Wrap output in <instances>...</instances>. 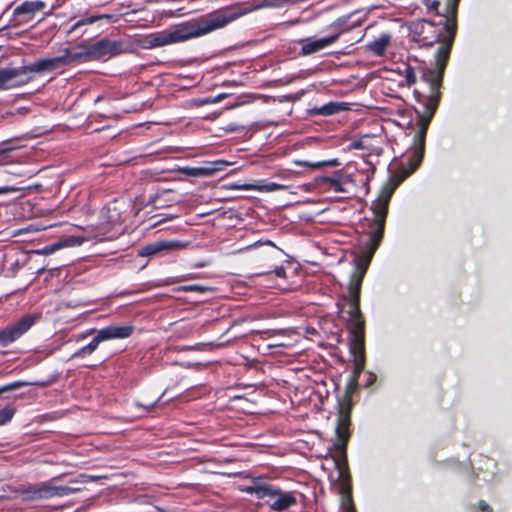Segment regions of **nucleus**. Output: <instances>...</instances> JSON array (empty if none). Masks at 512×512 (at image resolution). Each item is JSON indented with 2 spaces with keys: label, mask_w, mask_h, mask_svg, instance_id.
Returning <instances> with one entry per match:
<instances>
[{
  "label": "nucleus",
  "mask_w": 512,
  "mask_h": 512,
  "mask_svg": "<svg viewBox=\"0 0 512 512\" xmlns=\"http://www.w3.org/2000/svg\"><path fill=\"white\" fill-rule=\"evenodd\" d=\"M391 195L392 190L384 189L372 204L374 218L367 219V230L360 239L356 271L351 275L348 294L345 297L350 306L348 311L349 346L354 364L349 383L351 387L357 385L358 378L365 367V320L360 311L361 285L367 267L382 241Z\"/></svg>",
  "instance_id": "f257e3e1"
},
{
  "label": "nucleus",
  "mask_w": 512,
  "mask_h": 512,
  "mask_svg": "<svg viewBox=\"0 0 512 512\" xmlns=\"http://www.w3.org/2000/svg\"><path fill=\"white\" fill-rule=\"evenodd\" d=\"M409 30L412 39L423 47L438 44L435 55V68H423L421 80L429 86V93L424 96L425 115L419 116L414 135V156L417 158L415 168L422 160L425 150V138L430 121L438 107L441 93L439 91L444 71L450 58L451 49L457 32V25L439 19L434 22L427 19L413 21Z\"/></svg>",
  "instance_id": "f03ea898"
},
{
  "label": "nucleus",
  "mask_w": 512,
  "mask_h": 512,
  "mask_svg": "<svg viewBox=\"0 0 512 512\" xmlns=\"http://www.w3.org/2000/svg\"><path fill=\"white\" fill-rule=\"evenodd\" d=\"M271 6H274V0H248L237 2L216 10L205 17L183 22L170 30L150 34L146 37L145 42L148 48L184 42L223 28L251 12Z\"/></svg>",
  "instance_id": "7ed1b4c3"
},
{
  "label": "nucleus",
  "mask_w": 512,
  "mask_h": 512,
  "mask_svg": "<svg viewBox=\"0 0 512 512\" xmlns=\"http://www.w3.org/2000/svg\"><path fill=\"white\" fill-rule=\"evenodd\" d=\"M352 400L346 396L339 403L336 425L337 441L334 443V453H329L338 471V478L332 483V489L340 496L341 512H357L352 497L351 476L347 463V443L350 438Z\"/></svg>",
  "instance_id": "20e7f679"
},
{
  "label": "nucleus",
  "mask_w": 512,
  "mask_h": 512,
  "mask_svg": "<svg viewBox=\"0 0 512 512\" xmlns=\"http://www.w3.org/2000/svg\"><path fill=\"white\" fill-rule=\"evenodd\" d=\"M67 67L63 54L52 58L38 59L29 65H24L19 68H5L0 69V74L5 79L3 81L5 89L26 83L31 77L29 74H43L47 72H54L57 70H64Z\"/></svg>",
  "instance_id": "39448f33"
},
{
  "label": "nucleus",
  "mask_w": 512,
  "mask_h": 512,
  "mask_svg": "<svg viewBox=\"0 0 512 512\" xmlns=\"http://www.w3.org/2000/svg\"><path fill=\"white\" fill-rule=\"evenodd\" d=\"M244 491L263 500V503L275 512H284L298 502L296 491L282 490L271 484H254L247 486Z\"/></svg>",
  "instance_id": "423d86ee"
},
{
  "label": "nucleus",
  "mask_w": 512,
  "mask_h": 512,
  "mask_svg": "<svg viewBox=\"0 0 512 512\" xmlns=\"http://www.w3.org/2000/svg\"><path fill=\"white\" fill-rule=\"evenodd\" d=\"M133 331H134V327L132 325H122V326L111 325V326L104 327V328L96 331V335L94 336V338L86 346H83L82 348L75 351L72 354L71 358H85V357L91 355L98 348L100 343H102L104 341H108V340H113V339L128 338L132 335ZM93 332H95V330L91 329V330L87 331L86 333L79 335L78 341L86 338Z\"/></svg>",
  "instance_id": "0eeeda50"
},
{
  "label": "nucleus",
  "mask_w": 512,
  "mask_h": 512,
  "mask_svg": "<svg viewBox=\"0 0 512 512\" xmlns=\"http://www.w3.org/2000/svg\"><path fill=\"white\" fill-rule=\"evenodd\" d=\"M42 317L39 312L25 314L16 322L0 330V346L6 347L18 340L32 326H34Z\"/></svg>",
  "instance_id": "6e6552de"
},
{
  "label": "nucleus",
  "mask_w": 512,
  "mask_h": 512,
  "mask_svg": "<svg viewBox=\"0 0 512 512\" xmlns=\"http://www.w3.org/2000/svg\"><path fill=\"white\" fill-rule=\"evenodd\" d=\"M459 2L460 0H421L428 14L436 15L452 25H457Z\"/></svg>",
  "instance_id": "1a4fd4ad"
},
{
  "label": "nucleus",
  "mask_w": 512,
  "mask_h": 512,
  "mask_svg": "<svg viewBox=\"0 0 512 512\" xmlns=\"http://www.w3.org/2000/svg\"><path fill=\"white\" fill-rule=\"evenodd\" d=\"M46 7L45 2L41 0L25 1L17 6L10 19V26L20 27L28 25L35 17L36 13Z\"/></svg>",
  "instance_id": "9d476101"
},
{
  "label": "nucleus",
  "mask_w": 512,
  "mask_h": 512,
  "mask_svg": "<svg viewBox=\"0 0 512 512\" xmlns=\"http://www.w3.org/2000/svg\"><path fill=\"white\" fill-rule=\"evenodd\" d=\"M90 59L98 60L104 57H113L124 51L123 42L102 38L95 43H89Z\"/></svg>",
  "instance_id": "9b49d317"
},
{
  "label": "nucleus",
  "mask_w": 512,
  "mask_h": 512,
  "mask_svg": "<svg viewBox=\"0 0 512 512\" xmlns=\"http://www.w3.org/2000/svg\"><path fill=\"white\" fill-rule=\"evenodd\" d=\"M61 52L65 58L67 66L74 63L91 61L89 43L87 42H81L72 48L66 47L62 49Z\"/></svg>",
  "instance_id": "f8f14e48"
},
{
  "label": "nucleus",
  "mask_w": 512,
  "mask_h": 512,
  "mask_svg": "<svg viewBox=\"0 0 512 512\" xmlns=\"http://www.w3.org/2000/svg\"><path fill=\"white\" fill-rule=\"evenodd\" d=\"M16 493L23 501L47 499L46 482L21 486L16 490Z\"/></svg>",
  "instance_id": "ddd939ff"
},
{
  "label": "nucleus",
  "mask_w": 512,
  "mask_h": 512,
  "mask_svg": "<svg viewBox=\"0 0 512 512\" xmlns=\"http://www.w3.org/2000/svg\"><path fill=\"white\" fill-rule=\"evenodd\" d=\"M341 33L342 32L340 31V32H336L330 36L320 38V39L304 40L302 47H301L302 54L310 55L312 53H315V52L327 47L328 45L336 42L338 40L339 36L341 35Z\"/></svg>",
  "instance_id": "4468645a"
},
{
  "label": "nucleus",
  "mask_w": 512,
  "mask_h": 512,
  "mask_svg": "<svg viewBox=\"0 0 512 512\" xmlns=\"http://www.w3.org/2000/svg\"><path fill=\"white\" fill-rule=\"evenodd\" d=\"M83 242H84V238L77 237V236H68L54 244L47 245L41 249H37L34 251V253L38 254V255H50L61 248L79 246Z\"/></svg>",
  "instance_id": "2eb2a0df"
},
{
  "label": "nucleus",
  "mask_w": 512,
  "mask_h": 512,
  "mask_svg": "<svg viewBox=\"0 0 512 512\" xmlns=\"http://www.w3.org/2000/svg\"><path fill=\"white\" fill-rule=\"evenodd\" d=\"M182 247L178 241H157L143 246L138 254L140 256H152L164 250H174Z\"/></svg>",
  "instance_id": "dca6fc26"
},
{
  "label": "nucleus",
  "mask_w": 512,
  "mask_h": 512,
  "mask_svg": "<svg viewBox=\"0 0 512 512\" xmlns=\"http://www.w3.org/2000/svg\"><path fill=\"white\" fill-rule=\"evenodd\" d=\"M391 42V36L387 33L381 34L378 38L369 42L366 45L367 51L371 52L376 56L384 55L386 48Z\"/></svg>",
  "instance_id": "f3484780"
},
{
  "label": "nucleus",
  "mask_w": 512,
  "mask_h": 512,
  "mask_svg": "<svg viewBox=\"0 0 512 512\" xmlns=\"http://www.w3.org/2000/svg\"><path fill=\"white\" fill-rule=\"evenodd\" d=\"M47 499L52 497H63L81 491L79 487L54 486L51 482H46Z\"/></svg>",
  "instance_id": "a211bd4d"
},
{
  "label": "nucleus",
  "mask_w": 512,
  "mask_h": 512,
  "mask_svg": "<svg viewBox=\"0 0 512 512\" xmlns=\"http://www.w3.org/2000/svg\"><path fill=\"white\" fill-rule=\"evenodd\" d=\"M27 385H30V383L23 382V381H15V382L9 383L7 385L0 387V394L3 392L16 390V389H19V388L27 386ZM31 385H37V386L44 387L47 385V383L46 382H34V383H31Z\"/></svg>",
  "instance_id": "6ab92c4d"
},
{
  "label": "nucleus",
  "mask_w": 512,
  "mask_h": 512,
  "mask_svg": "<svg viewBox=\"0 0 512 512\" xmlns=\"http://www.w3.org/2000/svg\"><path fill=\"white\" fill-rule=\"evenodd\" d=\"M229 165L228 162L224 160H216L212 162H208L204 165V168L208 170L207 175L212 176L216 172L224 170Z\"/></svg>",
  "instance_id": "aec40b11"
},
{
  "label": "nucleus",
  "mask_w": 512,
  "mask_h": 512,
  "mask_svg": "<svg viewBox=\"0 0 512 512\" xmlns=\"http://www.w3.org/2000/svg\"><path fill=\"white\" fill-rule=\"evenodd\" d=\"M342 109L338 103L330 102L317 108V113L323 116L333 115Z\"/></svg>",
  "instance_id": "412c9836"
},
{
  "label": "nucleus",
  "mask_w": 512,
  "mask_h": 512,
  "mask_svg": "<svg viewBox=\"0 0 512 512\" xmlns=\"http://www.w3.org/2000/svg\"><path fill=\"white\" fill-rule=\"evenodd\" d=\"M104 16H89L76 21L69 29V33H73L78 28L84 25H90L95 23L97 20L102 19Z\"/></svg>",
  "instance_id": "4be33fe9"
},
{
  "label": "nucleus",
  "mask_w": 512,
  "mask_h": 512,
  "mask_svg": "<svg viewBox=\"0 0 512 512\" xmlns=\"http://www.w3.org/2000/svg\"><path fill=\"white\" fill-rule=\"evenodd\" d=\"M283 189H285L284 185H281V184H278L275 182H269V183H264V184H256L255 190L260 191V192H273V191H278V190H283Z\"/></svg>",
  "instance_id": "5701e85b"
},
{
  "label": "nucleus",
  "mask_w": 512,
  "mask_h": 512,
  "mask_svg": "<svg viewBox=\"0 0 512 512\" xmlns=\"http://www.w3.org/2000/svg\"><path fill=\"white\" fill-rule=\"evenodd\" d=\"M15 414V408L13 407H5L0 410V426L8 423Z\"/></svg>",
  "instance_id": "b1692460"
},
{
  "label": "nucleus",
  "mask_w": 512,
  "mask_h": 512,
  "mask_svg": "<svg viewBox=\"0 0 512 512\" xmlns=\"http://www.w3.org/2000/svg\"><path fill=\"white\" fill-rule=\"evenodd\" d=\"M404 79L408 86H412L416 83L414 68L407 64L404 65Z\"/></svg>",
  "instance_id": "393cba45"
},
{
  "label": "nucleus",
  "mask_w": 512,
  "mask_h": 512,
  "mask_svg": "<svg viewBox=\"0 0 512 512\" xmlns=\"http://www.w3.org/2000/svg\"><path fill=\"white\" fill-rule=\"evenodd\" d=\"M14 149L10 146L9 143H4L3 148L0 149V164H5L9 161H11V152Z\"/></svg>",
  "instance_id": "a878e982"
},
{
  "label": "nucleus",
  "mask_w": 512,
  "mask_h": 512,
  "mask_svg": "<svg viewBox=\"0 0 512 512\" xmlns=\"http://www.w3.org/2000/svg\"><path fill=\"white\" fill-rule=\"evenodd\" d=\"M184 172L189 176L199 177V176H208V170L203 166L200 167H188L184 169Z\"/></svg>",
  "instance_id": "bb28decb"
},
{
  "label": "nucleus",
  "mask_w": 512,
  "mask_h": 512,
  "mask_svg": "<svg viewBox=\"0 0 512 512\" xmlns=\"http://www.w3.org/2000/svg\"><path fill=\"white\" fill-rule=\"evenodd\" d=\"M330 188L335 192H344V188L342 187V182L340 178L332 177L328 179Z\"/></svg>",
  "instance_id": "cd10ccee"
},
{
  "label": "nucleus",
  "mask_w": 512,
  "mask_h": 512,
  "mask_svg": "<svg viewBox=\"0 0 512 512\" xmlns=\"http://www.w3.org/2000/svg\"><path fill=\"white\" fill-rule=\"evenodd\" d=\"M181 290L187 291V292H200V293H203V292H206L207 290H209V288L206 287V286H202V285H198V284H193V285L183 286L181 288Z\"/></svg>",
  "instance_id": "c85d7f7f"
},
{
  "label": "nucleus",
  "mask_w": 512,
  "mask_h": 512,
  "mask_svg": "<svg viewBox=\"0 0 512 512\" xmlns=\"http://www.w3.org/2000/svg\"><path fill=\"white\" fill-rule=\"evenodd\" d=\"M477 512H493V509L486 501L480 500L477 505Z\"/></svg>",
  "instance_id": "c756f323"
},
{
  "label": "nucleus",
  "mask_w": 512,
  "mask_h": 512,
  "mask_svg": "<svg viewBox=\"0 0 512 512\" xmlns=\"http://www.w3.org/2000/svg\"><path fill=\"white\" fill-rule=\"evenodd\" d=\"M232 187L237 190H255L256 184H254V183L234 184Z\"/></svg>",
  "instance_id": "7c9ffc66"
},
{
  "label": "nucleus",
  "mask_w": 512,
  "mask_h": 512,
  "mask_svg": "<svg viewBox=\"0 0 512 512\" xmlns=\"http://www.w3.org/2000/svg\"><path fill=\"white\" fill-rule=\"evenodd\" d=\"M18 190H19L18 188L13 187V186H2V187H0V194L16 192Z\"/></svg>",
  "instance_id": "2f4dec72"
},
{
  "label": "nucleus",
  "mask_w": 512,
  "mask_h": 512,
  "mask_svg": "<svg viewBox=\"0 0 512 512\" xmlns=\"http://www.w3.org/2000/svg\"><path fill=\"white\" fill-rule=\"evenodd\" d=\"M275 274L279 277H283L285 275V269L283 267L276 268Z\"/></svg>",
  "instance_id": "473e14b6"
},
{
  "label": "nucleus",
  "mask_w": 512,
  "mask_h": 512,
  "mask_svg": "<svg viewBox=\"0 0 512 512\" xmlns=\"http://www.w3.org/2000/svg\"><path fill=\"white\" fill-rule=\"evenodd\" d=\"M157 401H155L154 403H151L149 405H142V404H139L141 407L145 408L146 410H151L155 405H156Z\"/></svg>",
  "instance_id": "72a5a7b5"
},
{
  "label": "nucleus",
  "mask_w": 512,
  "mask_h": 512,
  "mask_svg": "<svg viewBox=\"0 0 512 512\" xmlns=\"http://www.w3.org/2000/svg\"><path fill=\"white\" fill-rule=\"evenodd\" d=\"M206 264H207L206 262L202 261V262L195 263L193 266L195 268H202V267L206 266Z\"/></svg>",
  "instance_id": "f704fd0d"
}]
</instances>
